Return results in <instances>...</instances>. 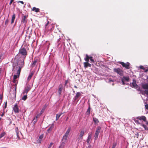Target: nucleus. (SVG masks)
I'll use <instances>...</instances> for the list:
<instances>
[{
	"label": "nucleus",
	"instance_id": "nucleus-1",
	"mask_svg": "<svg viewBox=\"0 0 148 148\" xmlns=\"http://www.w3.org/2000/svg\"><path fill=\"white\" fill-rule=\"evenodd\" d=\"M26 47H21L19 50V51L18 54L17 55V56H21V60H19L20 61L23 60L24 62V59L27 55V52L26 50Z\"/></svg>",
	"mask_w": 148,
	"mask_h": 148
},
{
	"label": "nucleus",
	"instance_id": "nucleus-2",
	"mask_svg": "<svg viewBox=\"0 0 148 148\" xmlns=\"http://www.w3.org/2000/svg\"><path fill=\"white\" fill-rule=\"evenodd\" d=\"M24 62H23V60L20 61L18 60V61L16 65H13V69L12 71H18L19 69H20V72H21V68L24 65Z\"/></svg>",
	"mask_w": 148,
	"mask_h": 148
},
{
	"label": "nucleus",
	"instance_id": "nucleus-3",
	"mask_svg": "<svg viewBox=\"0 0 148 148\" xmlns=\"http://www.w3.org/2000/svg\"><path fill=\"white\" fill-rule=\"evenodd\" d=\"M71 128L70 127H69L66 132L65 133L63 137L62 141L63 143H65L66 142V140L67 139L68 137L69 136V134L70 132Z\"/></svg>",
	"mask_w": 148,
	"mask_h": 148
},
{
	"label": "nucleus",
	"instance_id": "nucleus-4",
	"mask_svg": "<svg viewBox=\"0 0 148 148\" xmlns=\"http://www.w3.org/2000/svg\"><path fill=\"white\" fill-rule=\"evenodd\" d=\"M118 63L121 64L123 67H125L126 69H129L130 68V64L128 62H127L126 63H124L123 62H119Z\"/></svg>",
	"mask_w": 148,
	"mask_h": 148
},
{
	"label": "nucleus",
	"instance_id": "nucleus-5",
	"mask_svg": "<svg viewBox=\"0 0 148 148\" xmlns=\"http://www.w3.org/2000/svg\"><path fill=\"white\" fill-rule=\"evenodd\" d=\"M114 71L119 74L120 76L123 75V72L122 70L119 68H114L113 69Z\"/></svg>",
	"mask_w": 148,
	"mask_h": 148
},
{
	"label": "nucleus",
	"instance_id": "nucleus-6",
	"mask_svg": "<svg viewBox=\"0 0 148 148\" xmlns=\"http://www.w3.org/2000/svg\"><path fill=\"white\" fill-rule=\"evenodd\" d=\"M89 59H90V62L94 63L95 62L92 57L89 56L87 54H86V57L84 58V60L86 61H89Z\"/></svg>",
	"mask_w": 148,
	"mask_h": 148
},
{
	"label": "nucleus",
	"instance_id": "nucleus-7",
	"mask_svg": "<svg viewBox=\"0 0 148 148\" xmlns=\"http://www.w3.org/2000/svg\"><path fill=\"white\" fill-rule=\"evenodd\" d=\"M31 89V88L30 86L28 85L26 87H25L24 89L22 94L23 95H27L28 92Z\"/></svg>",
	"mask_w": 148,
	"mask_h": 148
},
{
	"label": "nucleus",
	"instance_id": "nucleus-8",
	"mask_svg": "<svg viewBox=\"0 0 148 148\" xmlns=\"http://www.w3.org/2000/svg\"><path fill=\"white\" fill-rule=\"evenodd\" d=\"M82 92H77L75 96L74 97L73 100L74 101H75L77 99L80 97L81 95Z\"/></svg>",
	"mask_w": 148,
	"mask_h": 148
},
{
	"label": "nucleus",
	"instance_id": "nucleus-9",
	"mask_svg": "<svg viewBox=\"0 0 148 148\" xmlns=\"http://www.w3.org/2000/svg\"><path fill=\"white\" fill-rule=\"evenodd\" d=\"M131 86L132 87H134L135 88H138V86L136 83V81L134 79H133V82L132 84H131Z\"/></svg>",
	"mask_w": 148,
	"mask_h": 148
},
{
	"label": "nucleus",
	"instance_id": "nucleus-10",
	"mask_svg": "<svg viewBox=\"0 0 148 148\" xmlns=\"http://www.w3.org/2000/svg\"><path fill=\"white\" fill-rule=\"evenodd\" d=\"M13 110L15 113H18L19 112V109L17 104H16L14 105L13 108Z\"/></svg>",
	"mask_w": 148,
	"mask_h": 148
},
{
	"label": "nucleus",
	"instance_id": "nucleus-11",
	"mask_svg": "<svg viewBox=\"0 0 148 148\" xmlns=\"http://www.w3.org/2000/svg\"><path fill=\"white\" fill-rule=\"evenodd\" d=\"M20 69H19L17 71V72L16 73V75H14L13 76V79H16L19 76L20 74Z\"/></svg>",
	"mask_w": 148,
	"mask_h": 148
},
{
	"label": "nucleus",
	"instance_id": "nucleus-12",
	"mask_svg": "<svg viewBox=\"0 0 148 148\" xmlns=\"http://www.w3.org/2000/svg\"><path fill=\"white\" fill-rule=\"evenodd\" d=\"M63 88V85L62 84H60L59 85V88L58 90V92L59 95H60L62 92Z\"/></svg>",
	"mask_w": 148,
	"mask_h": 148
},
{
	"label": "nucleus",
	"instance_id": "nucleus-13",
	"mask_svg": "<svg viewBox=\"0 0 148 148\" xmlns=\"http://www.w3.org/2000/svg\"><path fill=\"white\" fill-rule=\"evenodd\" d=\"M89 61H86V62H84L83 63L84 66L85 68H86L88 67H90L91 66V64L88 63Z\"/></svg>",
	"mask_w": 148,
	"mask_h": 148
},
{
	"label": "nucleus",
	"instance_id": "nucleus-14",
	"mask_svg": "<svg viewBox=\"0 0 148 148\" xmlns=\"http://www.w3.org/2000/svg\"><path fill=\"white\" fill-rule=\"evenodd\" d=\"M54 125L53 124H52L48 128L47 130V132L48 133H49L51 132L53 128Z\"/></svg>",
	"mask_w": 148,
	"mask_h": 148
},
{
	"label": "nucleus",
	"instance_id": "nucleus-15",
	"mask_svg": "<svg viewBox=\"0 0 148 148\" xmlns=\"http://www.w3.org/2000/svg\"><path fill=\"white\" fill-rule=\"evenodd\" d=\"M38 62V60L37 59H35L34 60L32 61V66L33 67L35 66L37 64Z\"/></svg>",
	"mask_w": 148,
	"mask_h": 148
},
{
	"label": "nucleus",
	"instance_id": "nucleus-16",
	"mask_svg": "<svg viewBox=\"0 0 148 148\" xmlns=\"http://www.w3.org/2000/svg\"><path fill=\"white\" fill-rule=\"evenodd\" d=\"M137 119L140 120H143L144 121H145L146 120V118L145 116H138L137 118Z\"/></svg>",
	"mask_w": 148,
	"mask_h": 148
},
{
	"label": "nucleus",
	"instance_id": "nucleus-17",
	"mask_svg": "<svg viewBox=\"0 0 148 148\" xmlns=\"http://www.w3.org/2000/svg\"><path fill=\"white\" fill-rule=\"evenodd\" d=\"M92 136V134H90L88 135V136L87 138V139L86 140V142L88 143H89L90 141V140Z\"/></svg>",
	"mask_w": 148,
	"mask_h": 148
},
{
	"label": "nucleus",
	"instance_id": "nucleus-18",
	"mask_svg": "<svg viewBox=\"0 0 148 148\" xmlns=\"http://www.w3.org/2000/svg\"><path fill=\"white\" fill-rule=\"evenodd\" d=\"M26 16H24L23 17L22 19L21 20V23H26L27 22V21L26 20Z\"/></svg>",
	"mask_w": 148,
	"mask_h": 148
},
{
	"label": "nucleus",
	"instance_id": "nucleus-19",
	"mask_svg": "<svg viewBox=\"0 0 148 148\" xmlns=\"http://www.w3.org/2000/svg\"><path fill=\"white\" fill-rule=\"evenodd\" d=\"M16 79H13V82L15 84V94H16V85L18 83V81L17 80H16Z\"/></svg>",
	"mask_w": 148,
	"mask_h": 148
},
{
	"label": "nucleus",
	"instance_id": "nucleus-20",
	"mask_svg": "<svg viewBox=\"0 0 148 148\" xmlns=\"http://www.w3.org/2000/svg\"><path fill=\"white\" fill-rule=\"evenodd\" d=\"M142 88L144 89L148 90V84H143L142 85Z\"/></svg>",
	"mask_w": 148,
	"mask_h": 148
},
{
	"label": "nucleus",
	"instance_id": "nucleus-21",
	"mask_svg": "<svg viewBox=\"0 0 148 148\" xmlns=\"http://www.w3.org/2000/svg\"><path fill=\"white\" fill-rule=\"evenodd\" d=\"M90 106L89 105L88 106V109L87 110V111H86V114L87 115H89L90 113Z\"/></svg>",
	"mask_w": 148,
	"mask_h": 148
},
{
	"label": "nucleus",
	"instance_id": "nucleus-22",
	"mask_svg": "<svg viewBox=\"0 0 148 148\" xmlns=\"http://www.w3.org/2000/svg\"><path fill=\"white\" fill-rule=\"evenodd\" d=\"M32 10V11H35L36 12H38L40 11V9L38 8H37L35 7H33Z\"/></svg>",
	"mask_w": 148,
	"mask_h": 148
},
{
	"label": "nucleus",
	"instance_id": "nucleus-23",
	"mask_svg": "<svg viewBox=\"0 0 148 148\" xmlns=\"http://www.w3.org/2000/svg\"><path fill=\"white\" fill-rule=\"evenodd\" d=\"M122 79H123L124 81H126L128 82L129 81V78L128 77L124 76Z\"/></svg>",
	"mask_w": 148,
	"mask_h": 148
},
{
	"label": "nucleus",
	"instance_id": "nucleus-24",
	"mask_svg": "<svg viewBox=\"0 0 148 148\" xmlns=\"http://www.w3.org/2000/svg\"><path fill=\"white\" fill-rule=\"evenodd\" d=\"M16 17L15 14H14L12 16V18L11 19V23L12 24L14 23V20Z\"/></svg>",
	"mask_w": 148,
	"mask_h": 148
},
{
	"label": "nucleus",
	"instance_id": "nucleus-25",
	"mask_svg": "<svg viewBox=\"0 0 148 148\" xmlns=\"http://www.w3.org/2000/svg\"><path fill=\"white\" fill-rule=\"evenodd\" d=\"M15 130H16V134L17 138H18V139H20V137H19V135H18L19 132H18V128L17 127V128H16Z\"/></svg>",
	"mask_w": 148,
	"mask_h": 148
},
{
	"label": "nucleus",
	"instance_id": "nucleus-26",
	"mask_svg": "<svg viewBox=\"0 0 148 148\" xmlns=\"http://www.w3.org/2000/svg\"><path fill=\"white\" fill-rule=\"evenodd\" d=\"M101 129V127L100 126H98L97 127V129L96 131L95 132L99 133L100 132V130Z\"/></svg>",
	"mask_w": 148,
	"mask_h": 148
},
{
	"label": "nucleus",
	"instance_id": "nucleus-27",
	"mask_svg": "<svg viewBox=\"0 0 148 148\" xmlns=\"http://www.w3.org/2000/svg\"><path fill=\"white\" fill-rule=\"evenodd\" d=\"M33 73H31L29 75L28 77L27 80L28 81H29L33 75Z\"/></svg>",
	"mask_w": 148,
	"mask_h": 148
},
{
	"label": "nucleus",
	"instance_id": "nucleus-28",
	"mask_svg": "<svg viewBox=\"0 0 148 148\" xmlns=\"http://www.w3.org/2000/svg\"><path fill=\"white\" fill-rule=\"evenodd\" d=\"M24 95V96L21 99L25 101L27 98V95L26 94Z\"/></svg>",
	"mask_w": 148,
	"mask_h": 148
},
{
	"label": "nucleus",
	"instance_id": "nucleus-29",
	"mask_svg": "<svg viewBox=\"0 0 148 148\" xmlns=\"http://www.w3.org/2000/svg\"><path fill=\"white\" fill-rule=\"evenodd\" d=\"M93 121H94V123H97L99 122V121L96 118H93Z\"/></svg>",
	"mask_w": 148,
	"mask_h": 148
},
{
	"label": "nucleus",
	"instance_id": "nucleus-30",
	"mask_svg": "<svg viewBox=\"0 0 148 148\" xmlns=\"http://www.w3.org/2000/svg\"><path fill=\"white\" fill-rule=\"evenodd\" d=\"M84 130L81 131L80 132V134H79V136H80V137H83V136H84Z\"/></svg>",
	"mask_w": 148,
	"mask_h": 148
},
{
	"label": "nucleus",
	"instance_id": "nucleus-31",
	"mask_svg": "<svg viewBox=\"0 0 148 148\" xmlns=\"http://www.w3.org/2000/svg\"><path fill=\"white\" fill-rule=\"evenodd\" d=\"M99 134V133L96 132L95 133V135H94L95 139V140H96Z\"/></svg>",
	"mask_w": 148,
	"mask_h": 148
},
{
	"label": "nucleus",
	"instance_id": "nucleus-32",
	"mask_svg": "<svg viewBox=\"0 0 148 148\" xmlns=\"http://www.w3.org/2000/svg\"><path fill=\"white\" fill-rule=\"evenodd\" d=\"M9 21V20L8 19H7L5 21V27H6L8 25V23Z\"/></svg>",
	"mask_w": 148,
	"mask_h": 148
},
{
	"label": "nucleus",
	"instance_id": "nucleus-33",
	"mask_svg": "<svg viewBox=\"0 0 148 148\" xmlns=\"http://www.w3.org/2000/svg\"><path fill=\"white\" fill-rule=\"evenodd\" d=\"M5 132H2L0 134V138H1L5 135Z\"/></svg>",
	"mask_w": 148,
	"mask_h": 148
},
{
	"label": "nucleus",
	"instance_id": "nucleus-34",
	"mask_svg": "<svg viewBox=\"0 0 148 148\" xmlns=\"http://www.w3.org/2000/svg\"><path fill=\"white\" fill-rule=\"evenodd\" d=\"M142 126L145 130H148V127H147L146 125L143 124V125Z\"/></svg>",
	"mask_w": 148,
	"mask_h": 148
},
{
	"label": "nucleus",
	"instance_id": "nucleus-35",
	"mask_svg": "<svg viewBox=\"0 0 148 148\" xmlns=\"http://www.w3.org/2000/svg\"><path fill=\"white\" fill-rule=\"evenodd\" d=\"M49 21H48L47 23L45 24V29L46 30H47V29L48 28V27H47V26L49 24Z\"/></svg>",
	"mask_w": 148,
	"mask_h": 148
},
{
	"label": "nucleus",
	"instance_id": "nucleus-36",
	"mask_svg": "<svg viewBox=\"0 0 148 148\" xmlns=\"http://www.w3.org/2000/svg\"><path fill=\"white\" fill-rule=\"evenodd\" d=\"M62 114V113H59L58 114H56V116L58 117V118H59L60 117V116Z\"/></svg>",
	"mask_w": 148,
	"mask_h": 148
},
{
	"label": "nucleus",
	"instance_id": "nucleus-37",
	"mask_svg": "<svg viewBox=\"0 0 148 148\" xmlns=\"http://www.w3.org/2000/svg\"><path fill=\"white\" fill-rule=\"evenodd\" d=\"M37 116H36V117H35L33 119V121L34 122V123H36L37 122Z\"/></svg>",
	"mask_w": 148,
	"mask_h": 148
},
{
	"label": "nucleus",
	"instance_id": "nucleus-38",
	"mask_svg": "<svg viewBox=\"0 0 148 148\" xmlns=\"http://www.w3.org/2000/svg\"><path fill=\"white\" fill-rule=\"evenodd\" d=\"M43 138V135H42L40 136L38 140L40 141H41Z\"/></svg>",
	"mask_w": 148,
	"mask_h": 148
},
{
	"label": "nucleus",
	"instance_id": "nucleus-39",
	"mask_svg": "<svg viewBox=\"0 0 148 148\" xmlns=\"http://www.w3.org/2000/svg\"><path fill=\"white\" fill-rule=\"evenodd\" d=\"M117 144L116 143H113L112 148H115Z\"/></svg>",
	"mask_w": 148,
	"mask_h": 148
},
{
	"label": "nucleus",
	"instance_id": "nucleus-40",
	"mask_svg": "<svg viewBox=\"0 0 148 148\" xmlns=\"http://www.w3.org/2000/svg\"><path fill=\"white\" fill-rule=\"evenodd\" d=\"M140 68L141 69H142L143 70H145V68H144L143 66H140Z\"/></svg>",
	"mask_w": 148,
	"mask_h": 148
},
{
	"label": "nucleus",
	"instance_id": "nucleus-41",
	"mask_svg": "<svg viewBox=\"0 0 148 148\" xmlns=\"http://www.w3.org/2000/svg\"><path fill=\"white\" fill-rule=\"evenodd\" d=\"M45 110V109L43 108L42 109V110H41V111L40 112V114H42L43 112H44V111Z\"/></svg>",
	"mask_w": 148,
	"mask_h": 148
},
{
	"label": "nucleus",
	"instance_id": "nucleus-42",
	"mask_svg": "<svg viewBox=\"0 0 148 148\" xmlns=\"http://www.w3.org/2000/svg\"><path fill=\"white\" fill-rule=\"evenodd\" d=\"M53 144V143H51L48 148H51Z\"/></svg>",
	"mask_w": 148,
	"mask_h": 148
},
{
	"label": "nucleus",
	"instance_id": "nucleus-43",
	"mask_svg": "<svg viewBox=\"0 0 148 148\" xmlns=\"http://www.w3.org/2000/svg\"><path fill=\"white\" fill-rule=\"evenodd\" d=\"M82 138L83 137H80V136H79L77 138V139L79 140L80 139H82Z\"/></svg>",
	"mask_w": 148,
	"mask_h": 148
},
{
	"label": "nucleus",
	"instance_id": "nucleus-44",
	"mask_svg": "<svg viewBox=\"0 0 148 148\" xmlns=\"http://www.w3.org/2000/svg\"><path fill=\"white\" fill-rule=\"evenodd\" d=\"M135 121V122L136 123H138V124H140V123L139 122V121L138 120H136Z\"/></svg>",
	"mask_w": 148,
	"mask_h": 148
},
{
	"label": "nucleus",
	"instance_id": "nucleus-45",
	"mask_svg": "<svg viewBox=\"0 0 148 148\" xmlns=\"http://www.w3.org/2000/svg\"><path fill=\"white\" fill-rule=\"evenodd\" d=\"M145 93L147 95H148V90H145Z\"/></svg>",
	"mask_w": 148,
	"mask_h": 148
},
{
	"label": "nucleus",
	"instance_id": "nucleus-46",
	"mask_svg": "<svg viewBox=\"0 0 148 148\" xmlns=\"http://www.w3.org/2000/svg\"><path fill=\"white\" fill-rule=\"evenodd\" d=\"M145 108L146 109L148 110V104H146L145 105Z\"/></svg>",
	"mask_w": 148,
	"mask_h": 148
},
{
	"label": "nucleus",
	"instance_id": "nucleus-47",
	"mask_svg": "<svg viewBox=\"0 0 148 148\" xmlns=\"http://www.w3.org/2000/svg\"><path fill=\"white\" fill-rule=\"evenodd\" d=\"M121 81H122V84H123V85H125V83L124 82L125 81L123 80V79H122Z\"/></svg>",
	"mask_w": 148,
	"mask_h": 148
},
{
	"label": "nucleus",
	"instance_id": "nucleus-48",
	"mask_svg": "<svg viewBox=\"0 0 148 148\" xmlns=\"http://www.w3.org/2000/svg\"><path fill=\"white\" fill-rule=\"evenodd\" d=\"M3 98V96L1 94L0 95V99L1 100Z\"/></svg>",
	"mask_w": 148,
	"mask_h": 148
},
{
	"label": "nucleus",
	"instance_id": "nucleus-49",
	"mask_svg": "<svg viewBox=\"0 0 148 148\" xmlns=\"http://www.w3.org/2000/svg\"><path fill=\"white\" fill-rule=\"evenodd\" d=\"M14 0H11L10 1V3H9V5H10L12 4V2Z\"/></svg>",
	"mask_w": 148,
	"mask_h": 148
},
{
	"label": "nucleus",
	"instance_id": "nucleus-50",
	"mask_svg": "<svg viewBox=\"0 0 148 148\" xmlns=\"http://www.w3.org/2000/svg\"><path fill=\"white\" fill-rule=\"evenodd\" d=\"M19 2L21 3H22L23 4H24L23 2L22 1H18V3H19Z\"/></svg>",
	"mask_w": 148,
	"mask_h": 148
},
{
	"label": "nucleus",
	"instance_id": "nucleus-51",
	"mask_svg": "<svg viewBox=\"0 0 148 148\" xmlns=\"http://www.w3.org/2000/svg\"><path fill=\"white\" fill-rule=\"evenodd\" d=\"M2 57L1 55H0V62L2 61L3 59L1 58Z\"/></svg>",
	"mask_w": 148,
	"mask_h": 148
},
{
	"label": "nucleus",
	"instance_id": "nucleus-52",
	"mask_svg": "<svg viewBox=\"0 0 148 148\" xmlns=\"http://www.w3.org/2000/svg\"><path fill=\"white\" fill-rule=\"evenodd\" d=\"M148 71V69H145L144 72H147Z\"/></svg>",
	"mask_w": 148,
	"mask_h": 148
},
{
	"label": "nucleus",
	"instance_id": "nucleus-53",
	"mask_svg": "<svg viewBox=\"0 0 148 148\" xmlns=\"http://www.w3.org/2000/svg\"><path fill=\"white\" fill-rule=\"evenodd\" d=\"M7 107V102H6L4 106L5 108H6Z\"/></svg>",
	"mask_w": 148,
	"mask_h": 148
},
{
	"label": "nucleus",
	"instance_id": "nucleus-54",
	"mask_svg": "<svg viewBox=\"0 0 148 148\" xmlns=\"http://www.w3.org/2000/svg\"><path fill=\"white\" fill-rule=\"evenodd\" d=\"M91 147H92L90 145H89L88 146L87 148H91Z\"/></svg>",
	"mask_w": 148,
	"mask_h": 148
},
{
	"label": "nucleus",
	"instance_id": "nucleus-55",
	"mask_svg": "<svg viewBox=\"0 0 148 148\" xmlns=\"http://www.w3.org/2000/svg\"><path fill=\"white\" fill-rule=\"evenodd\" d=\"M59 118L56 116V120L57 121L58 119Z\"/></svg>",
	"mask_w": 148,
	"mask_h": 148
},
{
	"label": "nucleus",
	"instance_id": "nucleus-56",
	"mask_svg": "<svg viewBox=\"0 0 148 148\" xmlns=\"http://www.w3.org/2000/svg\"><path fill=\"white\" fill-rule=\"evenodd\" d=\"M109 82H113V81L112 80H111V79H110L109 80Z\"/></svg>",
	"mask_w": 148,
	"mask_h": 148
},
{
	"label": "nucleus",
	"instance_id": "nucleus-57",
	"mask_svg": "<svg viewBox=\"0 0 148 148\" xmlns=\"http://www.w3.org/2000/svg\"><path fill=\"white\" fill-rule=\"evenodd\" d=\"M74 87L75 88H77V87L76 86H75V85Z\"/></svg>",
	"mask_w": 148,
	"mask_h": 148
},
{
	"label": "nucleus",
	"instance_id": "nucleus-58",
	"mask_svg": "<svg viewBox=\"0 0 148 148\" xmlns=\"http://www.w3.org/2000/svg\"><path fill=\"white\" fill-rule=\"evenodd\" d=\"M68 82V81L67 80H66L65 81V84H66Z\"/></svg>",
	"mask_w": 148,
	"mask_h": 148
},
{
	"label": "nucleus",
	"instance_id": "nucleus-59",
	"mask_svg": "<svg viewBox=\"0 0 148 148\" xmlns=\"http://www.w3.org/2000/svg\"><path fill=\"white\" fill-rule=\"evenodd\" d=\"M136 135L137 136V137L138 136V133H137V134H136Z\"/></svg>",
	"mask_w": 148,
	"mask_h": 148
},
{
	"label": "nucleus",
	"instance_id": "nucleus-60",
	"mask_svg": "<svg viewBox=\"0 0 148 148\" xmlns=\"http://www.w3.org/2000/svg\"><path fill=\"white\" fill-rule=\"evenodd\" d=\"M68 119V118H67L66 119V121H67V119Z\"/></svg>",
	"mask_w": 148,
	"mask_h": 148
},
{
	"label": "nucleus",
	"instance_id": "nucleus-61",
	"mask_svg": "<svg viewBox=\"0 0 148 148\" xmlns=\"http://www.w3.org/2000/svg\"><path fill=\"white\" fill-rule=\"evenodd\" d=\"M73 92H75V91H73Z\"/></svg>",
	"mask_w": 148,
	"mask_h": 148
},
{
	"label": "nucleus",
	"instance_id": "nucleus-62",
	"mask_svg": "<svg viewBox=\"0 0 148 148\" xmlns=\"http://www.w3.org/2000/svg\"><path fill=\"white\" fill-rule=\"evenodd\" d=\"M60 147H59V148H60Z\"/></svg>",
	"mask_w": 148,
	"mask_h": 148
},
{
	"label": "nucleus",
	"instance_id": "nucleus-63",
	"mask_svg": "<svg viewBox=\"0 0 148 148\" xmlns=\"http://www.w3.org/2000/svg\"><path fill=\"white\" fill-rule=\"evenodd\" d=\"M3 115V114H2V115H1V116H2Z\"/></svg>",
	"mask_w": 148,
	"mask_h": 148
},
{
	"label": "nucleus",
	"instance_id": "nucleus-64",
	"mask_svg": "<svg viewBox=\"0 0 148 148\" xmlns=\"http://www.w3.org/2000/svg\"><path fill=\"white\" fill-rule=\"evenodd\" d=\"M1 119V118H0V120Z\"/></svg>",
	"mask_w": 148,
	"mask_h": 148
}]
</instances>
